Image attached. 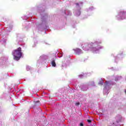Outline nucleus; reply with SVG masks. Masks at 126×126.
<instances>
[{"instance_id": "39448f33", "label": "nucleus", "mask_w": 126, "mask_h": 126, "mask_svg": "<svg viewBox=\"0 0 126 126\" xmlns=\"http://www.w3.org/2000/svg\"><path fill=\"white\" fill-rule=\"evenodd\" d=\"M80 104V103L79 102L76 103L75 104L76 106H79Z\"/></svg>"}, {"instance_id": "f03ea898", "label": "nucleus", "mask_w": 126, "mask_h": 126, "mask_svg": "<svg viewBox=\"0 0 126 126\" xmlns=\"http://www.w3.org/2000/svg\"><path fill=\"white\" fill-rule=\"evenodd\" d=\"M51 63H52V66H54V67H55V66H56L57 65V64H56V62H55V60L52 61Z\"/></svg>"}, {"instance_id": "6e6552de", "label": "nucleus", "mask_w": 126, "mask_h": 126, "mask_svg": "<svg viewBox=\"0 0 126 126\" xmlns=\"http://www.w3.org/2000/svg\"><path fill=\"white\" fill-rule=\"evenodd\" d=\"M80 126H84L83 125V123H80Z\"/></svg>"}, {"instance_id": "423d86ee", "label": "nucleus", "mask_w": 126, "mask_h": 126, "mask_svg": "<svg viewBox=\"0 0 126 126\" xmlns=\"http://www.w3.org/2000/svg\"><path fill=\"white\" fill-rule=\"evenodd\" d=\"M87 122H88V123H92V121L90 120H87Z\"/></svg>"}, {"instance_id": "7ed1b4c3", "label": "nucleus", "mask_w": 126, "mask_h": 126, "mask_svg": "<svg viewBox=\"0 0 126 126\" xmlns=\"http://www.w3.org/2000/svg\"><path fill=\"white\" fill-rule=\"evenodd\" d=\"M34 103H35V106H38L40 105V101L39 100L34 101Z\"/></svg>"}, {"instance_id": "1a4fd4ad", "label": "nucleus", "mask_w": 126, "mask_h": 126, "mask_svg": "<svg viewBox=\"0 0 126 126\" xmlns=\"http://www.w3.org/2000/svg\"><path fill=\"white\" fill-rule=\"evenodd\" d=\"M76 5H79V4L78 3H76Z\"/></svg>"}, {"instance_id": "20e7f679", "label": "nucleus", "mask_w": 126, "mask_h": 126, "mask_svg": "<svg viewBox=\"0 0 126 126\" xmlns=\"http://www.w3.org/2000/svg\"><path fill=\"white\" fill-rule=\"evenodd\" d=\"M99 84H100V85H103V80H101V81L99 82Z\"/></svg>"}, {"instance_id": "0eeeda50", "label": "nucleus", "mask_w": 126, "mask_h": 126, "mask_svg": "<svg viewBox=\"0 0 126 126\" xmlns=\"http://www.w3.org/2000/svg\"><path fill=\"white\" fill-rule=\"evenodd\" d=\"M110 82L109 81H106V85H108V84Z\"/></svg>"}, {"instance_id": "f257e3e1", "label": "nucleus", "mask_w": 126, "mask_h": 126, "mask_svg": "<svg viewBox=\"0 0 126 126\" xmlns=\"http://www.w3.org/2000/svg\"><path fill=\"white\" fill-rule=\"evenodd\" d=\"M12 55L13 56V60L15 61H19L20 58L22 57V52H21V48L19 47L12 51Z\"/></svg>"}]
</instances>
